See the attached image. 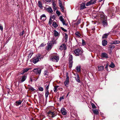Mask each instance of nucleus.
<instances>
[{
    "label": "nucleus",
    "instance_id": "1",
    "mask_svg": "<svg viewBox=\"0 0 120 120\" xmlns=\"http://www.w3.org/2000/svg\"><path fill=\"white\" fill-rule=\"evenodd\" d=\"M57 38L55 39V38L54 37L53 38H52L51 40L49 41L48 43V49H50L52 48V46L53 44H56V42Z\"/></svg>",
    "mask_w": 120,
    "mask_h": 120
},
{
    "label": "nucleus",
    "instance_id": "2",
    "mask_svg": "<svg viewBox=\"0 0 120 120\" xmlns=\"http://www.w3.org/2000/svg\"><path fill=\"white\" fill-rule=\"evenodd\" d=\"M83 50L82 49H77L74 51L73 54L76 56L81 55L83 53Z\"/></svg>",
    "mask_w": 120,
    "mask_h": 120
},
{
    "label": "nucleus",
    "instance_id": "3",
    "mask_svg": "<svg viewBox=\"0 0 120 120\" xmlns=\"http://www.w3.org/2000/svg\"><path fill=\"white\" fill-rule=\"evenodd\" d=\"M43 56H41L40 54H38L36 57L32 58L33 62L34 64L37 63L39 61V59L42 58Z\"/></svg>",
    "mask_w": 120,
    "mask_h": 120
},
{
    "label": "nucleus",
    "instance_id": "4",
    "mask_svg": "<svg viewBox=\"0 0 120 120\" xmlns=\"http://www.w3.org/2000/svg\"><path fill=\"white\" fill-rule=\"evenodd\" d=\"M73 57L72 55L70 54H69V66L70 68H72L73 61H72Z\"/></svg>",
    "mask_w": 120,
    "mask_h": 120
},
{
    "label": "nucleus",
    "instance_id": "5",
    "mask_svg": "<svg viewBox=\"0 0 120 120\" xmlns=\"http://www.w3.org/2000/svg\"><path fill=\"white\" fill-rule=\"evenodd\" d=\"M50 59L53 61L57 62L59 60V57L58 56H52Z\"/></svg>",
    "mask_w": 120,
    "mask_h": 120
},
{
    "label": "nucleus",
    "instance_id": "6",
    "mask_svg": "<svg viewBox=\"0 0 120 120\" xmlns=\"http://www.w3.org/2000/svg\"><path fill=\"white\" fill-rule=\"evenodd\" d=\"M47 113L48 116L51 118H53L56 115L55 113H54V112H51V111H50L48 112Z\"/></svg>",
    "mask_w": 120,
    "mask_h": 120
},
{
    "label": "nucleus",
    "instance_id": "7",
    "mask_svg": "<svg viewBox=\"0 0 120 120\" xmlns=\"http://www.w3.org/2000/svg\"><path fill=\"white\" fill-rule=\"evenodd\" d=\"M34 72L37 75L40 74L41 73V69L40 68H34Z\"/></svg>",
    "mask_w": 120,
    "mask_h": 120
},
{
    "label": "nucleus",
    "instance_id": "8",
    "mask_svg": "<svg viewBox=\"0 0 120 120\" xmlns=\"http://www.w3.org/2000/svg\"><path fill=\"white\" fill-rule=\"evenodd\" d=\"M66 75L67 77L65 81L64 82V84L66 86L68 87V84L69 83V77L68 76V73H67Z\"/></svg>",
    "mask_w": 120,
    "mask_h": 120
},
{
    "label": "nucleus",
    "instance_id": "9",
    "mask_svg": "<svg viewBox=\"0 0 120 120\" xmlns=\"http://www.w3.org/2000/svg\"><path fill=\"white\" fill-rule=\"evenodd\" d=\"M96 0H91L86 3V6H88L91 5L93 4L96 3Z\"/></svg>",
    "mask_w": 120,
    "mask_h": 120
},
{
    "label": "nucleus",
    "instance_id": "10",
    "mask_svg": "<svg viewBox=\"0 0 120 120\" xmlns=\"http://www.w3.org/2000/svg\"><path fill=\"white\" fill-rule=\"evenodd\" d=\"M101 21L102 24L105 27L107 26L108 23L107 18H105V19Z\"/></svg>",
    "mask_w": 120,
    "mask_h": 120
},
{
    "label": "nucleus",
    "instance_id": "11",
    "mask_svg": "<svg viewBox=\"0 0 120 120\" xmlns=\"http://www.w3.org/2000/svg\"><path fill=\"white\" fill-rule=\"evenodd\" d=\"M67 49V47L65 44H63L60 47L59 49L61 50L64 49L65 50Z\"/></svg>",
    "mask_w": 120,
    "mask_h": 120
},
{
    "label": "nucleus",
    "instance_id": "12",
    "mask_svg": "<svg viewBox=\"0 0 120 120\" xmlns=\"http://www.w3.org/2000/svg\"><path fill=\"white\" fill-rule=\"evenodd\" d=\"M22 102V101H21L20 100H19L16 101L14 103V105H15L16 106H18L21 104Z\"/></svg>",
    "mask_w": 120,
    "mask_h": 120
},
{
    "label": "nucleus",
    "instance_id": "13",
    "mask_svg": "<svg viewBox=\"0 0 120 120\" xmlns=\"http://www.w3.org/2000/svg\"><path fill=\"white\" fill-rule=\"evenodd\" d=\"M60 20L62 22L64 25L67 26V24L66 23L64 19L61 16L59 18Z\"/></svg>",
    "mask_w": 120,
    "mask_h": 120
},
{
    "label": "nucleus",
    "instance_id": "14",
    "mask_svg": "<svg viewBox=\"0 0 120 120\" xmlns=\"http://www.w3.org/2000/svg\"><path fill=\"white\" fill-rule=\"evenodd\" d=\"M60 35L59 33L56 31V30H54V35L55 37V39H56L58 38V36Z\"/></svg>",
    "mask_w": 120,
    "mask_h": 120
},
{
    "label": "nucleus",
    "instance_id": "15",
    "mask_svg": "<svg viewBox=\"0 0 120 120\" xmlns=\"http://www.w3.org/2000/svg\"><path fill=\"white\" fill-rule=\"evenodd\" d=\"M40 19L41 20L43 21L46 20V17L45 15L44 14H42L40 17Z\"/></svg>",
    "mask_w": 120,
    "mask_h": 120
},
{
    "label": "nucleus",
    "instance_id": "16",
    "mask_svg": "<svg viewBox=\"0 0 120 120\" xmlns=\"http://www.w3.org/2000/svg\"><path fill=\"white\" fill-rule=\"evenodd\" d=\"M27 77L26 76L23 75L20 78V79L21 80V82H24L26 80V79Z\"/></svg>",
    "mask_w": 120,
    "mask_h": 120
},
{
    "label": "nucleus",
    "instance_id": "17",
    "mask_svg": "<svg viewBox=\"0 0 120 120\" xmlns=\"http://www.w3.org/2000/svg\"><path fill=\"white\" fill-rule=\"evenodd\" d=\"M46 9L47 12L49 13H52L53 11L51 7H49L46 8Z\"/></svg>",
    "mask_w": 120,
    "mask_h": 120
},
{
    "label": "nucleus",
    "instance_id": "18",
    "mask_svg": "<svg viewBox=\"0 0 120 120\" xmlns=\"http://www.w3.org/2000/svg\"><path fill=\"white\" fill-rule=\"evenodd\" d=\"M101 57L103 58H108V57L107 54L105 52H103L101 53Z\"/></svg>",
    "mask_w": 120,
    "mask_h": 120
},
{
    "label": "nucleus",
    "instance_id": "19",
    "mask_svg": "<svg viewBox=\"0 0 120 120\" xmlns=\"http://www.w3.org/2000/svg\"><path fill=\"white\" fill-rule=\"evenodd\" d=\"M86 8L85 3H82L81 4L80 8V10H83Z\"/></svg>",
    "mask_w": 120,
    "mask_h": 120
},
{
    "label": "nucleus",
    "instance_id": "20",
    "mask_svg": "<svg viewBox=\"0 0 120 120\" xmlns=\"http://www.w3.org/2000/svg\"><path fill=\"white\" fill-rule=\"evenodd\" d=\"M61 111L63 115H66L67 112L64 108H62L61 110Z\"/></svg>",
    "mask_w": 120,
    "mask_h": 120
},
{
    "label": "nucleus",
    "instance_id": "21",
    "mask_svg": "<svg viewBox=\"0 0 120 120\" xmlns=\"http://www.w3.org/2000/svg\"><path fill=\"white\" fill-rule=\"evenodd\" d=\"M75 79L76 81L78 82H80V80H79V75L78 74H77V77H75Z\"/></svg>",
    "mask_w": 120,
    "mask_h": 120
},
{
    "label": "nucleus",
    "instance_id": "22",
    "mask_svg": "<svg viewBox=\"0 0 120 120\" xmlns=\"http://www.w3.org/2000/svg\"><path fill=\"white\" fill-rule=\"evenodd\" d=\"M52 5L53 6L52 7L53 8V9L54 10H55L56 9V4L55 3L54 1L52 2Z\"/></svg>",
    "mask_w": 120,
    "mask_h": 120
},
{
    "label": "nucleus",
    "instance_id": "23",
    "mask_svg": "<svg viewBox=\"0 0 120 120\" xmlns=\"http://www.w3.org/2000/svg\"><path fill=\"white\" fill-rule=\"evenodd\" d=\"M107 41L105 40H103L102 41V44L103 46L106 45L107 44Z\"/></svg>",
    "mask_w": 120,
    "mask_h": 120
},
{
    "label": "nucleus",
    "instance_id": "24",
    "mask_svg": "<svg viewBox=\"0 0 120 120\" xmlns=\"http://www.w3.org/2000/svg\"><path fill=\"white\" fill-rule=\"evenodd\" d=\"M30 68H26L23 70V72L21 73V74L23 75L24 73L27 72L29 69Z\"/></svg>",
    "mask_w": 120,
    "mask_h": 120
},
{
    "label": "nucleus",
    "instance_id": "25",
    "mask_svg": "<svg viewBox=\"0 0 120 120\" xmlns=\"http://www.w3.org/2000/svg\"><path fill=\"white\" fill-rule=\"evenodd\" d=\"M101 20H103L105 19V18H107L104 15V14H102L101 15Z\"/></svg>",
    "mask_w": 120,
    "mask_h": 120
},
{
    "label": "nucleus",
    "instance_id": "26",
    "mask_svg": "<svg viewBox=\"0 0 120 120\" xmlns=\"http://www.w3.org/2000/svg\"><path fill=\"white\" fill-rule=\"evenodd\" d=\"M112 42V44H119L120 43V41L118 40H116L113 41Z\"/></svg>",
    "mask_w": 120,
    "mask_h": 120
},
{
    "label": "nucleus",
    "instance_id": "27",
    "mask_svg": "<svg viewBox=\"0 0 120 120\" xmlns=\"http://www.w3.org/2000/svg\"><path fill=\"white\" fill-rule=\"evenodd\" d=\"M64 37L65 38V42H67V40L68 38V36L67 34L66 33H65V35Z\"/></svg>",
    "mask_w": 120,
    "mask_h": 120
},
{
    "label": "nucleus",
    "instance_id": "28",
    "mask_svg": "<svg viewBox=\"0 0 120 120\" xmlns=\"http://www.w3.org/2000/svg\"><path fill=\"white\" fill-rule=\"evenodd\" d=\"M104 69V67L103 66H101L99 67L98 68V71H101L103 70Z\"/></svg>",
    "mask_w": 120,
    "mask_h": 120
},
{
    "label": "nucleus",
    "instance_id": "29",
    "mask_svg": "<svg viewBox=\"0 0 120 120\" xmlns=\"http://www.w3.org/2000/svg\"><path fill=\"white\" fill-rule=\"evenodd\" d=\"M38 4L39 7L41 8H42V3L40 1H38Z\"/></svg>",
    "mask_w": 120,
    "mask_h": 120
},
{
    "label": "nucleus",
    "instance_id": "30",
    "mask_svg": "<svg viewBox=\"0 0 120 120\" xmlns=\"http://www.w3.org/2000/svg\"><path fill=\"white\" fill-rule=\"evenodd\" d=\"M56 18V15H51L50 17V20H54V19Z\"/></svg>",
    "mask_w": 120,
    "mask_h": 120
},
{
    "label": "nucleus",
    "instance_id": "31",
    "mask_svg": "<svg viewBox=\"0 0 120 120\" xmlns=\"http://www.w3.org/2000/svg\"><path fill=\"white\" fill-rule=\"evenodd\" d=\"M45 97L46 98H47L49 94V91L46 90L45 92Z\"/></svg>",
    "mask_w": 120,
    "mask_h": 120
},
{
    "label": "nucleus",
    "instance_id": "32",
    "mask_svg": "<svg viewBox=\"0 0 120 120\" xmlns=\"http://www.w3.org/2000/svg\"><path fill=\"white\" fill-rule=\"evenodd\" d=\"M92 110L93 113L97 115L98 114V111L97 109H93Z\"/></svg>",
    "mask_w": 120,
    "mask_h": 120
},
{
    "label": "nucleus",
    "instance_id": "33",
    "mask_svg": "<svg viewBox=\"0 0 120 120\" xmlns=\"http://www.w3.org/2000/svg\"><path fill=\"white\" fill-rule=\"evenodd\" d=\"M58 87L59 86H54L53 90L55 92V93L57 92V89Z\"/></svg>",
    "mask_w": 120,
    "mask_h": 120
},
{
    "label": "nucleus",
    "instance_id": "34",
    "mask_svg": "<svg viewBox=\"0 0 120 120\" xmlns=\"http://www.w3.org/2000/svg\"><path fill=\"white\" fill-rule=\"evenodd\" d=\"M109 34L108 33L105 34L103 36L102 38L103 39L106 38L107 37V36L109 35Z\"/></svg>",
    "mask_w": 120,
    "mask_h": 120
},
{
    "label": "nucleus",
    "instance_id": "35",
    "mask_svg": "<svg viewBox=\"0 0 120 120\" xmlns=\"http://www.w3.org/2000/svg\"><path fill=\"white\" fill-rule=\"evenodd\" d=\"M52 26L56 28L58 26V25L56 24V22H53Z\"/></svg>",
    "mask_w": 120,
    "mask_h": 120
},
{
    "label": "nucleus",
    "instance_id": "36",
    "mask_svg": "<svg viewBox=\"0 0 120 120\" xmlns=\"http://www.w3.org/2000/svg\"><path fill=\"white\" fill-rule=\"evenodd\" d=\"M109 67L111 68H114L115 67V65L112 62L109 65Z\"/></svg>",
    "mask_w": 120,
    "mask_h": 120
},
{
    "label": "nucleus",
    "instance_id": "37",
    "mask_svg": "<svg viewBox=\"0 0 120 120\" xmlns=\"http://www.w3.org/2000/svg\"><path fill=\"white\" fill-rule=\"evenodd\" d=\"M75 34L77 37H80L81 36L80 34L78 31L75 33Z\"/></svg>",
    "mask_w": 120,
    "mask_h": 120
},
{
    "label": "nucleus",
    "instance_id": "38",
    "mask_svg": "<svg viewBox=\"0 0 120 120\" xmlns=\"http://www.w3.org/2000/svg\"><path fill=\"white\" fill-rule=\"evenodd\" d=\"M80 66H78L76 67V69L78 71H80Z\"/></svg>",
    "mask_w": 120,
    "mask_h": 120
},
{
    "label": "nucleus",
    "instance_id": "39",
    "mask_svg": "<svg viewBox=\"0 0 120 120\" xmlns=\"http://www.w3.org/2000/svg\"><path fill=\"white\" fill-rule=\"evenodd\" d=\"M33 54V53L32 52H30L28 55V57L29 58H30Z\"/></svg>",
    "mask_w": 120,
    "mask_h": 120
},
{
    "label": "nucleus",
    "instance_id": "40",
    "mask_svg": "<svg viewBox=\"0 0 120 120\" xmlns=\"http://www.w3.org/2000/svg\"><path fill=\"white\" fill-rule=\"evenodd\" d=\"M82 45L84 46L86 45V43L85 41L83 39H82Z\"/></svg>",
    "mask_w": 120,
    "mask_h": 120
},
{
    "label": "nucleus",
    "instance_id": "41",
    "mask_svg": "<svg viewBox=\"0 0 120 120\" xmlns=\"http://www.w3.org/2000/svg\"><path fill=\"white\" fill-rule=\"evenodd\" d=\"M60 6V9L62 11L64 12V7L63 6H62V5L61 6Z\"/></svg>",
    "mask_w": 120,
    "mask_h": 120
},
{
    "label": "nucleus",
    "instance_id": "42",
    "mask_svg": "<svg viewBox=\"0 0 120 120\" xmlns=\"http://www.w3.org/2000/svg\"><path fill=\"white\" fill-rule=\"evenodd\" d=\"M38 89L40 91H43L44 90L43 88L40 86L39 87Z\"/></svg>",
    "mask_w": 120,
    "mask_h": 120
},
{
    "label": "nucleus",
    "instance_id": "43",
    "mask_svg": "<svg viewBox=\"0 0 120 120\" xmlns=\"http://www.w3.org/2000/svg\"><path fill=\"white\" fill-rule=\"evenodd\" d=\"M91 105L92 106V108H96V107L95 106V105L93 103H92L91 104Z\"/></svg>",
    "mask_w": 120,
    "mask_h": 120
},
{
    "label": "nucleus",
    "instance_id": "44",
    "mask_svg": "<svg viewBox=\"0 0 120 120\" xmlns=\"http://www.w3.org/2000/svg\"><path fill=\"white\" fill-rule=\"evenodd\" d=\"M109 48H110L111 49H113L115 47V46L114 45H111L109 46Z\"/></svg>",
    "mask_w": 120,
    "mask_h": 120
},
{
    "label": "nucleus",
    "instance_id": "45",
    "mask_svg": "<svg viewBox=\"0 0 120 120\" xmlns=\"http://www.w3.org/2000/svg\"><path fill=\"white\" fill-rule=\"evenodd\" d=\"M48 71L47 70H46L45 71L44 73V75H48Z\"/></svg>",
    "mask_w": 120,
    "mask_h": 120
},
{
    "label": "nucleus",
    "instance_id": "46",
    "mask_svg": "<svg viewBox=\"0 0 120 120\" xmlns=\"http://www.w3.org/2000/svg\"><path fill=\"white\" fill-rule=\"evenodd\" d=\"M24 31L23 30L19 34V35L20 36H22L24 34Z\"/></svg>",
    "mask_w": 120,
    "mask_h": 120
},
{
    "label": "nucleus",
    "instance_id": "47",
    "mask_svg": "<svg viewBox=\"0 0 120 120\" xmlns=\"http://www.w3.org/2000/svg\"><path fill=\"white\" fill-rule=\"evenodd\" d=\"M56 13L57 15L58 16H59L60 14V12L58 10L56 11Z\"/></svg>",
    "mask_w": 120,
    "mask_h": 120
},
{
    "label": "nucleus",
    "instance_id": "48",
    "mask_svg": "<svg viewBox=\"0 0 120 120\" xmlns=\"http://www.w3.org/2000/svg\"><path fill=\"white\" fill-rule=\"evenodd\" d=\"M49 84H48L46 87V90L49 91Z\"/></svg>",
    "mask_w": 120,
    "mask_h": 120
},
{
    "label": "nucleus",
    "instance_id": "49",
    "mask_svg": "<svg viewBox=\"0 0 120 120\" xmlns=\"http://www.w3.org/2000/svg\"><path fill=\"white\" fill-rule=\"evenodd\" d=\"M59 6H61L62 5V2L60 0H59Z\"/></svg>",
    "mask_w": 120,
    "mask_h": 120
},
{
    "label": "nucleus",
    "instance_id": "50",
    "mask_svg": "<svg viewBox=\"0 0 120 120\" xmlns=\"http://www.w3.org/2000/svg\"><path fill=\"white\" fill-rule=\"evenodd\" d=\"M61 28L62 30H63L64 32H66L67 31V30H66L64 29L62 27H61Z\"/></svg>",
    "mask_w": 120,
    "mask_h": 120
},
{
    "label": "nucleus",
    "instance_id": "51",
    "mask_svg": "<svg viewBox=\"0 0 120 120\" xmlns=\"http://www.w3.org/2000/svg\"><path fill=\"white\" fill-rule=\"evenodd\" d=\"M53 21V20H50V19H49V24L50 25H51L52 23V22Z\"/></svg>",
    "mask_w": 120,
    "mask_h": 120
},
{
    "label": "nucleus",
    "instance_id": "52",
    "mask_svg": "<svg viewBox=\"0 0 120 120\" xmlns=\"http://www.w3.org/2000/svg\"><path fill=\"white\" fill-rule=\"evenodd\" d=\"M109 66V64L108 63H107L106 65V66L105 67V68L106 69L107 71H108V67Z\"/></svg>",
    "mask_w": 120,
    "mask_h": 120
},
{
    "label": "nucleus",
    "instance_id": "53",
    "mask_svg": "<svg viewBox=\"0 0 120 120\" xmlns=\"http://www.w3.org/2000/svg\"><path fill=\"white\" fill-rule=\"evenodd\" d=\"M64 99L63 96L61 97H60L59 98L60 101H61L62 99Z\"/></svg>",
    "mask_w": 120,
    "mask_h": 120
},
{
    "label": "nucleus",
    "instance_id": "54",
    "mask_svg": "<svg viewBox=\"0 0 120 120\" xmlns=\"http://www.w3.org/2000/svg\"><path fill=\"white\" fill-rule=\"evenodd\" d=\"M0 30H1L2 31L3 30V27L2 26L1 24H0Z\"/></svg>",
    "mask_w": 120,
    "mask_h": 120
},
{
    "label": "nucleus",
    "instance_id": "55",
    "mask_svg": "<svg viewBox=\"0 0 120 120\" xmlns=\"http://www.w3.org/2000/svg\"><path fill=\"white\" fill-rule=\"evenodd\" d=\"M47 2H51V0H45Z\"/></svg>",
    "mask_w": 120,
    "mask_h": 120
},
{
    "label": "nucleus",
    "instance_id": "56",
    "mask_svg": "<svg viewBox=\"0 0 120 120\" xmlns=\"http://www.w3.org/2000/svg\"><path fill=\"white\" fill-rule=\"evenodd\" d=\"M44 46V45L43 44H41L40 46V47H42Z\"/></svg>",
    "mask_w": 120,
    "mask_h": 120
},
{
    "label": "nucleus",
    "instance_id": "57",
    "mask_svg": "<svg viewBox=\"0 0 120 120\" xmlns=\"http://www.w3.org/2000/svg\"><path fill=\"white\" fill-rule=\"evenodd\" d=\"M30 81H31L32 82V79H31V78H30Z\"/></svg>",
    "mask_w": 120,
    "mask_h": 120
},
{
    "label": "nucleus",
    "instance_id": "58",
    "mask_svg": "<svg viewBox=\"0 0 120 120\" xmlns=\"http://www.w3.org/2000/svg\"><path fill=\"white\" fill-rule=\"evenodd\" d=\"M70 93L69 92H68V94H67V96Z\"/></svg>",
    "mask_w": 120,
    "mask_h": 120
},
{
    "label": "nucleus",
    "instance_id": "59",
    "mask_svg": "<svg viewBox=\"0 0 120 120\" xmlns=\"http://www.w3.org/2000/svg\"><path fill=\"white\" fill-rule=\"evenodd\" d=\"M103 0H99V2H101V1H102Z\"/></svg>",
    "mask_w": 120,
    "mask_h": 120
},
{
    "label": "nucleus",
    "instance_id": "60",
    "mask_svg": "<svg viewBox=\"0 0 120 120\" xmlns=\"http://www.w3.org/2000/svg\"><path fill=\"white\" fill-rule=\"evenodd\" d=\"M8 42V41H7L6 42V43H7Z\"/></svg>",
    "mask_w": 120,
    "mask_h": 120
},
{
    "label": "nucleus",
    "instance_id": "61",
    "mask_svg": "<svg viewBox=\"0 0 120 120\" xmlns=\"http://www.w3.org/2000/svg\"><path fill=\"white\" fill-rule=\"evenodd\" d=\"M31 90H33L34 89L33 88H32L31 89Z\"/></svg>",
    "mask_w": 120,
    "mask_h": 120
},
{
    "label": "nucleus",
    "instance_id": "62",
    "mask_svg": "<svg viewBox=\"0 0 120 120\" xmlns=\"http://www.w3.org/2000/svg\"><path fill=\"white\" fill-rule=\"evenodd\" d=\"M7 41H9V39H8Z\"/></svg>",
    "mask_w": 120,
    "mask_h": 120
},
{
    "label": "nucleus",
    "instance_id": "63",
    "mask_svg": "<svg viewBox=\"0 0 120 120\" xmlns=\"http://www.w3.org/2000/svg\"><path fill=\"white\" fill-rule=\"evenodd\" d=\"M32 120H34L33 119H32Z\"/></svg>",
    "mask_w": 120,
    "mask_h": 120
}]
</instances>
